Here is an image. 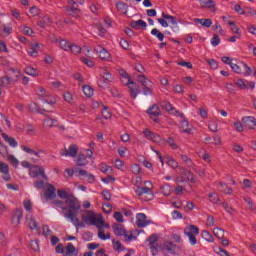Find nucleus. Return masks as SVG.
<instances>
[{
	"label": "nucleus",
	"instance_id": "15",
	"mask_svg": "<svg viewBox=\"0 0 256 256\" xmlns=\"http://www.w3.org/2000/svg\"><path fill=\"white\" fill-rule=\"evenodd\" d=\"M242 123L246 129H255L256 119L253 116H245L242 118Z\"/></svg>",
	"mask_w": 256,
	"mask_h": 256
},
{
	"label": "nucleus",
	"instance_id": "2",
	"mask_svg": "<svg viewBox=\"0 0 256 256\" xmlns=\"http://www.w3.org/2000/svg\"><path fill=\"white\" fill-rule=\"evenodd\" d=\"M65 204L66 207H62L64 217L69 219L76 229L85 227V223L81 222L77 217L79 210L81 209V202H79L77 198L70 196L66 199Z\"/></svg>",
	"mask_w": 256,
	"mask_h": 256
},
{
	"label": "nucleus",
	"instance_id": "23",
	"mask_svg": "<svg viewBox=\"0 0 256 256\" xmlns=\"http://www.w3.org/2000/svg\"><path fill=\"white\" fill-rule=\"evenodd\" d=\"M148 115H152L153 117H159V115H162L161 109L157 104H153L149 107L147 110Z\"/></svg>",
	"mask_w": 256,
	"mask_h": 256
},
{
	"label": "nucleus",
	"instance_id": "50",
	"mask_svg": "<svg viewBox=\"0 0 256 256\" xmlns=\"http://www.w3.org/2000/svg\"><path fill=\"white\" fill-rule=\"evenodd\" d=\"M162 108L165 109V111H167L168 113H172L175 109V107H173V105L169 102H164L162 103Z\"/></svg>",
	"mask_w": 256,
	"mask_h": 256
},
{
	"label": "nucleus",
	"instance_id": "32",
	"mask_svg": "<svg viewBox=\"0 0 256 256\" xmlns=\"http://www.w3.org/2000/svg\"><path fill=\"white\" fill-rule=\"evenodd\" d=\"M194 23H199L202 25V27H211L213 25V21L211 19H200V18H195Z\"/></svg>",
	"mask_w": 256,
	"mask_h": 256
},
{
	"label": "nucleus",
	"instance_id": "11",
	"mask_svg": "<svg viewBox=\"0 0 256 256\" xmlns=\"http://www.w3.org/2000/svg\"><path fill=\"white\" fill-rule=\"evenodd\" d=\"M0 153L4 156L6 155L7 161H9L14 167H17V165H19V160H17L15 156L9 154V148H7V146H1Z\"/></svg>",
	"mask_w": 256,
	"mask_h": 256
},
{
	"label": "nucleus",
	"instance_id": "19",
	"mask_svg": "<svg viewBox=\"0 0 256 256\" xmlns=\"http://www.w3.org/2000/svg\"><path fill=\"white\" fill-rule=\"evenodd\" d=\"M163 249H165V251H168V253H171V255H175L179 247H177V245H175L173 242L168 241L164 243Z\"/></svg>",
	"mask_w": 256,
	"mask_h": 256
},
{
	"label": "nucleus",
	"instance_id": "44",
	"mask_svg": "<svg viewBox=\"0 0 256 256\" xmlns=\"http://www.w3.org/2000/svg\"><path fill=\"white\" fill-rule=\"evenodd\" d=\"M160 189L161 193L164 194L165 197H169V195H171V186L169 184H164Z\"/></svg>",
	"mask_w": 256,
	"mask_h": 256
},
{
	"label": "nucleus",
	"instance_id": "31",
	"mask_svg": "<svg viewBox=\"0 0 256 256\" xmlns=\"http://www.w3.org/2000/svg\"><path fill=\"white\" fill-rule=\"evenodd\" d=\"M199 3L203 9H213L215 7V1L213 0H199Z\"/></svg>",
	"mask_w": 256,
	"mask_h": 256
},
{
	"label": "nucleus",
	"instance_id": "3",
	"mask_svg": "<svg viewBox=\"0 0 256 256\" xmlns=\"http://www.w3.org/2000/svg\"><path fill=\"white\" fill-rule=\"evenodd\" d=\"M165 19H167V20H165ZM157 21L163 27H169V23L167 21H170V23L172 24V26H171L172 31L174 33H177V31H179V25L177 24V20L175 19L174 16L162 13V18H158Z\"/></svg>",
	"mask_w": 256,
	"mask_h": 256
},
{
	"label": "nucleus",
	"instance_id": "9",
	"mask_svg": "<svg viewBox=\"0 0 256 256\" xmlns=\"http://www.w3.org/2000/svg\"><path fill=\"white\" fill-rule=\"evenodd\" d=\"M45 187H46V189L44 191V197H45L46 201L55 199V197H57V194H56L57 188H55V186L50 183H46Z\"/></svg>",
	"mask_w": 256,
	"mask_h": 256
},
{
	"label": "nucleus",
	"instance_id": "45",
	"mask_svg": "<svg viewBox=\"0 0 256 256\" xmlns=\"http://www.w3.org/2000/svg\"><path fill=\"white\" fill-rule=\"evenodd\" d=\"M119 75L120 77H122V81L124 83H127V81H131V77L129 76V73H127V71H125L124 69L119 70Z\"/></svg>",
	"mask_w": 256,
	"mask_h": 256
},
{
	"label": "nucleus",
	"instance_id": "7",
	"mask_svg": "<svg viewBox=\"0 0 256 256\" xmlns=\"http://www.w3.org/2000/svg\"><path fill=\"white\" fill-rule=\"evenodd\" d=\"M122 83L126 85V87H128L130 97L132 99H137V95L141 93V91L139 90V85H137V83H135L133 80H128L127 82L122 81Z\"/></svg>",
	"mask_w": 256,
	"mask_h": 256
},
{
	"label": "nucleus",
	"instance_id": "61",
	"mask_svg": "<svg viewBox=\"0 0 256 256\" xmlns=\"http://www.w3.org/2000/svg\"><path fill=\"white\" fill-rule=\"evenodd\" d=\"M80 60L82 61V63H84V65H87V67H94L95 63L86 57H81Z\"/></svg>",
	"mask_w": 256,
	"mask_h": 256
},
{
	"label": "nucleus",
	"instance_id": "58",
	"mask_svg": "<svg viewBox=\"0 0 256 256\" xmlns=\"http://www.w3.org/2000/svg\"><path fill=\"white\" fill-rule=\"evenodd\" d=\"M244 201H245V203H247V205L251 211H255L256 204H255V202L251 201V198H244Z\"/></svg>",
	"mask_w": 256,
	"mask_h": 256
},
{
	"label": "nucleus",
	"instance_id": "38",
	"mask_svg": "<svg viewBox=\"0 0 256 256\" xmlns=\"http://www.w3.org/2000/svg\"><path fill=\"white\" fill-rule=\"evenodd\" d=\"M13 84L9 75L4 76L0 79V87H9V85Z\"/></svg>",
	"mask_w": 256,
	"mask_h": 256
},
{
	"label": "nucleus",
	"instance_id": "24",
	"mask_svg": "<svg viewBox=\"0 0 256 256\" xmlns=\"http://www.w3.org/2000/svg\"><path fill=\"white\" fill-rule=\"evenodd\" d=\"M218 191H221V193H225L226 195H231L233 193V189L231 187L227 186V184L223 182H219L217 184Z\"/></svg>",
	"mask_w": 256,
	"mask_h": 256
},
{
	"label": "nucleus",
	"instance_id": "25",
	"mask_svg": "<svg viewBox=\"0 0 256 256\" xmlns=\"http://www.w3.org/2000/svg\"><path fill=\"white\" fill-rule=\"evenodd\" d=\"M27 53L30 57H37L39 55V43L32 44L28 48Z\"/></svg>",
	"mask_w": 256,
	"mask_h": 256
},
{
	"label": "nucleus",
	"instance_id": "64",
	"mask_svg": "<svg viewBox=\"0 0 256 256\" xmlns=\"http://www.w3.org/2000/svg\"><path fill=\"white\" fill-rule=\"evenodd\" d=\"M29 13H30V17H37V15H39L40 13V10L39 8L33 6L32 8H30Z\"/></svg>",
	"mask_w": 256,
	"mask_h": 256
},
{
	"label": "nucleus",
	"instance_id": "5",
	"mask_svg": "<svg viewBox=\"0 0 256 256\" xmlns=\"http://www.w3.org/2000/svg\"><path fill=\"white\" fill-rule=\"evenodd\" d=\"M184 234L188 237L190 245H197V235H199V228L197 226H187L184 229Z\"/></svg>",
	"mask_w": 256,
	"mask_h": 256
},
{
	"label": "nucleus",
	"instance_id": "49",
	"mask_svg": "<svg viewBox=\"0 0 256 256\" xmlns=\"http://www.w3.org/2000/svg\"><path fill=\"white\" fill-rule=\"evenodd\" d=\"M181 159H182L183 163H185V165H187V167H193V160H191V158H189V156L181 155Z\"/></svg>",
	"mask_w": 256,
	"mask_h": 256
},
{
	"label": "nucleus",
	"instance_id": "62",
	"mask_svg": "<svg viewBox=\"0 0 256 256\" xmlns=\"http://www.w3.org/2000/svg\"><path fill=\"white\" fill-rule=\"evenodd\" d=\"M65 250L68 251V253H72L74 255L77 253V248H75L73 243H68Z\"/></svg>",
	"mask_w": 256,
	"mask_h": 256
},
{
	"label": "nucleus",
	"instance_id": "41",
	"mask_svg": "<svg viewBox=\"0 0 256 256\" xmlns=\"http://www.w3.org/2000/svg\"><path fill=\"white\" fill-rule=\"evenodd\" d=\"M68 51H70V53H72L73 55H79V53H81V47L77 44L70 43V47Z\"/></svg>",
	"mask_w": 256,
	"mask_h": 256
},
{
	"label": "nucleus",
	"instance_id": "46",
	"mask_svg": "<svg viewBox=\"0 0 256 256\" xmlns=\"http://www.w3.org/2000/svg\"><path fill=\"white\" fill-rule=\"evenodd\" d=\"M213 234H214L215 237H217L218 239H223V237H225V230H223V229H221V228H214Z\"/></svg>",
	"mask_w": 256,
	"mask_h": 256
},
{
	"label": "nucleus",
	"instance_id": "1",
	"mask_svg": "<svg viewBox=\"0 0 256 256\" xmlns=\"http://www.w3.org/2000/svg\"><path fill=\"white\" fill-rule=\"evenodd\" d=\"M82 221L85 225L97 227L98 237L99 239H102V241L111 239V233L105 234V229H111V227L109 226V223L103 220V216L101 214H97L91 210H86L82 215Z\"/></svg>",
	"mask_w": 256,
	"mask_h": 256
},
{
	"label": "nucleus",
	"instance_id": "52",
	"mask_svg": "<svg viewBox=\"0 0 256 256\" xmlns=\"http://www.w3.org/2000/svg\"><path fill=\"white\" fill-rule=\"evenodd\" d=\"M228 25L230 26L232 33H235V35H241V33H239V27L235 25V22L230 21L228 22Z\"/></svg>",
	"mask_w": 256,
	"mask_h": 256
},
{
	"label": "nucleus",
	"instance_id": "57",
	"mask_svg": "<svg viewBox=\"0 0 256 256\" xmlns=\"http://www.w3.org/2000/svg\"><path fill=\"white\" fill-rule=\"evenodd\" d=\"M234 127L235 130L238 131V133H243V131H245V129L243 128V123H241V121L239 120L234 122Z\"/></svg>",
	"mask_w": 256,
	"mask_h": 256
},
{
	"label": "nucleus",
	"instance_id": "10",
	"mask_svg": "<svg viewBox=\"0 0 256 256\" xmlns=\"http://www.w3.org/2000/svg\"><path fill=\"white\" fill-rule=\"evenodd\" d=\"M77 153H79V147L75 144H72L68 149L61 150L60 155L62 157H77Z\"/></svg>",
	"mask_w": 256,
	"mask_h": 256
},
{
	"label": "nucleus",
	"instance_id": "12",
	"mask_svg": "<svg viewBox=\"0 0 256 256\" xmlns=\"http://www.w3.org/2000/svg\"><path fill=\"white\" fill-rule=\"evenodd\" d=\"M143 135H144L145 139H148V141H153V143L161 142V136H159V134H156L153 131H150L147 128L143 130Z\"/></svg>",
	"mask_w": 256,
	"mask_h": 256
},
{
	"label": "nucleus",
	"instance_id": "27",
	"mask_svg": "<svg viewBox=\"0 0 256 256\" xmlns=\"http://www.w3.org/2000/svg\"><path fill=\"white\" fill-rule=\"evenodd\" d=\"M180 131L182 133H191V125H189V122L185 118H182L180 122Z\"/></svg>",
	"mask_w": 256,
	"mask_h": 256
},
{
	"label": "nucleus",
	"instance_id": "39",
	"mask_svg": "<svg viewBox=\"0 0 256 256\" xmlns=\"http://www.w3.org/2000/svg\"><path fill=\"white\" fill-rule=\"evenodd\" d=\"M151 35L157 37V39L160 41H163V39H165V34H163V32L159 31V29L157 28L151 30Z\"/></svg>",
	"mask_w": 256,
	"mask_h": 256
},
{
	"label": "nucleus",
	"instance_id": "55",
	"mask_svg": "<svg viewBox=\"0 0 256 256\" xmlns=\"http://www.w3.org/2000/svg\"><path fill=\"white\" fill-rule=\"evenodd\" d=\"M112 245L114 247V251H123V245L119 240H113Z\"/></svg>",
	"mask_w": 256,
	"mask_h": 256
},
{
	"label": "nucleus",
	"instance_id": "35",
	"mask_svg": "<svg viewBox=\"0 0 256 256\" xmlns=\"http://www.w3.org/2000/svg\"><path fill=\"white\" fill-rule=\"evenodd\" d=\"M44 125L46 127H57L59 126V121L57 119L46 118L44 120Z\"/></svg>",
	"mask_w": 256,
	"mask_h": 256
},
{
	"label": "nucleus",
	"instance_id": "42",
	"mask_svg": "<svg viewBox=\"0 0 256 256\" xmlns=\"http://www.w3.org/2000/svg\"><path fill=\"white\" fill-rule=\"evenodd\" d=\"M208 199L210 202H212L214 205H219L221 203V200L219 199V196L216 193H211L208 195Z\"/></svg>",
	"mask_w": 256,
	"mask_h": 256
},
{
	"label": "nucleus",
	"instance_id": "43",
	"mask_svg": "<svg viewBox=\"0 0 256 256\" xmlns=\"http://www.w3.org/2000/svg\"><path fill=\"white\" fill-rule=\"evenodd\" d=\"M82 91L86 97H93V88L89 85H84Z\"/></svg>",
	"mask_w": 256,
	"mask_h": 256
},
{
	"label": "nucleus",
	"instance_id": "21",
	"mask_svg": "<svg viewBox=\"0 0 256 256\" xmlns=\"http://www.w3.org/2000/svg\"><path fill=\"white\" fill-rule=\"evenodd\" d=\"M112 229L118 237H123L127 232L125 231V226H123V224H114Z\"/></svg>",
	"mask_w": 256,
	"mask_h": 256
},
{
	"label": "nucleus",
	"instance_id": "26",
	"mask_svg": "<svg viewBox=\"0 0 256 256\" xmlns=\"http://www.w3.org/2000/svg\"><path fill=\"white\" fill-rule=\"evenodd\" d=\"M50 23L51 18H49V16L47 15L40 16V19L37 21L38 27H41L42 29H45V27H47V25H49Z\"/></svg>",
	"mask_w": 256,
	"mask_h": 256
},
{
	"label": "nucleus",
	"instance_id": "18",
	"mask_svg": "<svg viewBox=\"0 0 256 256\" xmlns=\"http://www.w3.org/2000/svg\"><path fill=\"white\" fill-rule=\"evenodd\" d=\"M26 221L31 231H37L39 229V225L37 224V222L35 221V218H33L31 214L26 215Z\"/></svg>",
	"mask_w": 256,
	"mask_h": 256
},
{
	"label": "nucleus",
	"instance_id": "14",
	"mask_svg": "<svg viewBox=\"0 0 256 256\" xmlns=\"http://www.w3.org/2000/svg\"><path fill=\"white\" fill-rule=\"evenodd\" d=\"M8 71V77L10 78V80H12V83H17V81H19V78L23 77L20 69L10 68Z\"/></svg>",
	"mask_w": 256,
	"mask_h": 256
},
{
	"label": "nucleus",
	"instance_id": "40",
	"mask_svg": "<svg viewBox=\"0 0 256 256\" xmlns=\"http://www.w3.org/2000/svg\"><path fill=\"white\" fill-rule=\"evenodd\" d=\"M116 8H117V11H119V13H123V15H127V5L125 4V2H118L116 4Z\"/></svg>",
	"mask_w": 256,
	"mask_h": 256
},
{
	"label": "nucleus",
	"instance_id": "54",
	"mask_svg": "<svg viewBox=\"0 0 256 256\" xmlns=\"http://www.w3.org/2000/svg\"><path fill=\"white\" fill-rule=\"evenodd\" d=\"M98 87H101V89H107V87H109V81L105 80V78H100L98 80Z\"/></svg>",
	"mask_w": 256,
	"mask_h": 256
},
{
	"label": "nucleus",
	"instance_id": "37",
	"mask_svg": "<svg viewBox=\"0 0 256 256\" xmlns=\"http://www.w3.org/2000/svg\"><path fill=\"white\" fill-rule=\"evenodd\" d=\"M166 164L168 167H171L172 169H177L179 167V163L173 159V157L167 156L166 157Z\"/></svg>",
	"mask_w": 256,
	"mask_h": 256
},
{
	"label": "nucleus",
	"instance_id": "34",
	"mask_svg": "<svg viewBox=\"0 0 256 256\" xmlns=\"http://www.w3.org/2000/svg\"><path fill=\"white\" fill-rule=\"evenodd\" d=\"M28 109H29V111H31V113H40L41 115H43V113H45V109L39 108L37 103L29 104Z\"/></svg>",
	"mask_w": 256,
	"mask_h": 256
},
{
	"label": "nucleus",
	"instance_id": "4",
	"mask_svg": "<svg viewBox=\"0 0 256 256\" xmlns=\"http://www.w3.org/2000/svg\"><path fill=\"white\" fill-rule=\"evenodd\" d=\"M136 195H138L140 201H153L155 195L151 188L149 187H137L135 190Z\"/></svg>",
	"mask_w": 256,
	"mask_h": 256
},
{
	"label": "nucleus",
	"instance_id": "17",
	"mask_svg": "<svg viewBox=\"0 0 256 256\" xmlns=\"http://www.w3.org/2000/svg\"><path fill=\"white\" fill-rule=\"evenodd\" d=\"M0 173L3 174L2 179H4V181H11V175H9V165L0 162Z\"/></svg>",
	"mask_w": 256,
	"mask_h": 256
},
{
	"label": "nucleus",
	"instance_id": "16",
	"mask_svg": "<svg viewBox=\"0 0 256 256\" xmlns=\"http://www.w3.org/2000/svg\"><path fill=\"white\" fill-rule=\"evenodd\" d=\"M151 221H147V216L144 213H139L136 216V225L137 227H147Z\"/></svg>",
	"mask_w": 256,
	"mask_h": 256
},
{
	"label": "nucleus",
	"instance_id": "22",
	"mask_svg": "<svg viewBox=\"0 0 256 256\" xmlns=\"http://www.w3.org/2000/svg\"><path fill=\"white\" fill-rule=\"evenodd\" d=\"M130 26L136 30L147 29V22L143 21L142 19L138 21H131Z\"/></svg>",
	"mask_w": 256,
	"mask_h": 256
},
{
	"label": "nucleus",
	"instance_id": "59",
	"mask_svg": "<svg viewBox=\"0 0 256 256\" xmlns=\"http://www.w3.org/2000/svg\"><path fill=\"white\" fill-rule=\"evenodd\" d=\"M235 85L236 87H239V89H247V84L245 83V81L243 79H238L235 81Z\"/></svg>",
	"mask_w": 256,
	"mask_h": 256
},
{
	"label": "nucleus",
	"instance_id": "8",
	"mask_svg": "<svg viewBox=\"0 0 256 256\" xmlns=\"http://www.w3.org/2000/svg\"><path fill=\"white\" fill-rule=\"evenodd\" d=\"M158 239H159V236L157 234H152L148 238L150 251L153 256H155V255H157V253H159V244L157 243Z\"/></svg>",
	"mask_w": 256,
	"mask_h": 256
},
{
	"label": "nucleus",
	"instance_id": "33",
	"mask_svg": "<svg viewBox=\"0 0 256 256\" xmlns=\"http://www.w3.org/2000/svg\"><path fill=\"white\" fill-rule=\"evenodd\" d=\"M76 164L78 167H85V165H88L89 161L87 160V156H85V154H80L77 158Z\"/></svg>",
	"mask_w": 256,
	"mask_h": 256
},
{
	"label": "nucleus",
	"instance_id": "20",
	"mask_svg": "<svg viewBox=\"0 0 256 256\" xmlns=\"http://www.w3.org/2000/svg\"><path fill=\"white\" fill-rule=\"evenodd\" d=\"M180 174L183 175V177H186L187 181H190V183H197V178H195V175L189 172V170L182 168L180 169Z\"/></svg>",
	"mask_w": 256,
	"mask_h": 256
},
{
	"label": "nucleus",
	"instance_id": "30",
	"mask_svg": "<svg viewBox=\"0 0 256 256\" xmlns=\"http://www.w3.org/2000/svg\"><path fill=\"white\" fill-rule=\"evenodd\" d=\"M22 151L28 153L29 155H35V157H41L40 153H43V150L35 151L27 146H21Z\"/></svg>",
	"mask_w": 256,
	"mask_h": 256
},
{
	"label": "nucleus",
	"instance_id": "63",
	"mask_svg": "<svg viewBox=\"0 0 256 256\" xmlns=\"http://www.w3.org/2000/svg\"><path fill=\"white\" fill-rule=\"evenodd\" d=\"M58 197H60V199H69V195L67 194V192L63 189H59L57 191Z\"/></svg>",
	"mask_w": 256,
	"mask_h": 256
},
{
	"label": "nucleus",
	"instance_id": "6",
	"mask_svg": "<svg viewBox=\"0 0 256 256\" xmlns=\"http://www.w3.org/2000/svg\"><path fill=\"white\" fill-rule=\"evenodd\" d=\"M29 175L32 177V179H44V181H47V174H45V169L39 165H34L30 167Z\"/></svg>",
	"mask_w": 256,
	"mask_h": 256
},
{
	"label": "nucleus",
	"instance_id": "28",
	"mask_svg": "<svg viewBox=\"0 0 256 256\" xmlns=\"http://www.w3.org/2000/svg\"><path fill=\"white\" fill-rule=\"evenodd\" d=\"M2 138L4 139V141H6V143H8L10 145V147H17L19 145V143H17V140H15V138L13 137H9V135L2 133Z\"/></svg>",
	"mask_w": 256,
	"mask_h": 256
},
{
	"label": "nucleus",
	"instance_id": "29",
	"mask_svg": "<svg viewBox=\"0 0 256 256\" xmlns=\"http://www.w3.org/2000/svg\"><path fill=\"white\" fill-rule=\"evenodd\" d=\"M66 13L70 17H79L80 11H79V8H77L76 6L74 7L68 6L66 7Z\"/></svg>",
	"mask_w": 256,
	"mask_h": 256
},
{
	"label": "nucleus",
	"instance_id": "13",
	"mask_svg": "<svg viewBox=\"0 0 256 256\" xmlns=\"http://www.w3.org/2000/svg\"><path fill=\"white\" fill-rule=\"evenodd\" d=\"M94 51L99 54V58L103 61H111V54L102 46L94 47Z\"/></svg>",
	"mask_w": 256,
	"mask_h": 256
},
{
	"label": "nucleus",
	"instance_id": "47",
	"mask_svg": "<svg viewBox=\"0 0 256 256\" xmlns=\"http://www.w3.org/2000/svg\"><path fill=\"white\" fill-rule=\"evenodd\" d=\"M202 237L205 239V241H208V243H213L214 241L213 235H211V233H209L207 230L202 231Z\"/></svg>",
	"mask_w": 256,
	"mask_h": 256
},
{
	"label": "nucleus",
	"instance_id": "60",
	"mask_svg": "<svg viewBox=\"0 0 256 256\" xmlns=\"http://www.w3.org/2000/svg\"><path fill=\"white\" fill-rule=\"evenodd\" d=\"M102 117L105 119H111V112L109 111V107L104 106L102 109Z\"/></svg>",
	"mask_w": 256,
	"mask_h": 256
},
{
	"label": "nucleus",
	"instance_id": "36",
	"mask_svg": "<svg viewBox=\"0 0 256 256\" xmlns=\"http://www.w3.org/2000/svg\"><path fill=\"white\" fill-rule=\"evenodd\" d=\"M58 45L62 51H69V47L71 46V42H68L65 39H60L58 41Z\"/></svg>",
	"mask_w": 256,
	"mask_h": 256
},
{
	"label": "nucleus",
	"instance_id": "51",
	"mask_svg": "<svg viewBox=\"0 0 256 256\" xmlns=\"http://www.w3.org/2000/svg\"><path fill=\"white\" fill-rule=\"evenodd\" d=\"M209 130L212 131V133H217L219 125L215 121H210L208 124Z\"/></svg>",
	"mask_w": 256,
	"mask_h": 256
},
{
	"label": "nucleus",
	"instance_id": "53",
	"mask_svg": "<svg viewBox=\"0 0 256 256\" xmlns=\"http://www.w3.org/2000/svg\"><path fill=\"white\" fill-rule=\"evenodd\" d=\"M36 94L39 96V97H49V94H47V91L45 90V88L43 87H38L36 89Z\"/></svg>",
	"mask_w": 256,
	"mask_h": 256
},
{
	"label": "nucleus",
	"instance_id": "56",
	"mask_svg": "<svg viewBox=\"0 0 256 256\" xmlns=\"http://www.w3.org/2000/svg\"><path fill=\"white\" fill-rule=\"evenodd\" d=\"M23 218V212L21 210H16L13 216V221H17L19 223Z\"/></svg>",
	"mask_w": 256,
	"mask_h": 256
},
{
	"label": "nucleus",
	"instance_id": "48",
	"mask_svg": "<svg viewBox=\"0 0 256 256\" xmlns=\"http://www.w3.org/2000/svg\"><path fill=\"white\" fill-rule=\"evenodd\" d=\"M24 73H26V75H31L32 77H36L37 75V70L31 66H27L24 69Z\"/></svg>",
	"mask_w": 256,
	"mask_h": 256
}]
</instances>
